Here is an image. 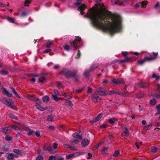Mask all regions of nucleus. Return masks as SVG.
<instances>
[{"instance_id": "obj_9", "label": "nucleus", "mask_w": 160, "mask_h": 160, "mask_svg": "<svg viewBox=\"0 0 160 160\" xmlns=\"http://www.w3.org/2000/svg\"><path fill=\"white\" fill-rule=\"evenodd\" d=\"M98 95V94L96 92L92 95L91 98L93 102H96L99 101L101 100V98H100Z\"/></svg>"}, {"instance_id": "obj_14", "label": "nucleus", "mask_w": 160, "mask_h": 160, "mask_svg": "<svg viewBox=\"0 0 160 160\" xmlns=\"http://www.w3.org/2000/svg\"><path fill=\"white\" fill-rule=\"evenodd\" d=\"M11 129V128L10 127H7L4 128H2V131L5 134H6L8 133V131L10 130Z\"/></svg>"}, {"instance_id": "obj_26", "label": "nucleus", "mask_w": 160, "mask_h": 160, "mask_svg": "<svg viewBox=\"0 0 160 160\" xmlns=\"http://www.w3.org/2000/svg\"><path fill=\"white\" fill-rule=\"evenodd\" d=\"M152 125L151 124L148 125L144 127L143 129L145 131H147L152 127Z\"/></svg>"}, {"instance_id": "obj_52", "label": "nucleus", "mask_w": 160, "mask_h": 160, "mask_svg": "<svg viewBox=\"0 0 160 160\" xmlns=\"http://www.w3.org/2000/svg\"><path fill=\"white\" fill-rule=\"evenodd\" d=\"M43 159L42 156L39 155L36 158V160H42Z\"/></svg>"}, {"instance_id": "obj_38", "label": "nucleus", "mask_w": 160, "mask_h": 160, "mask_svg": "<svg viewBox=\"0 0 160 160\" xmlns=\"http://www.w3.org/2000/svg\"><path fill=\"white\" fill-rule=\"evenodd\" d=\"M74 154H69L68 155H67L66 156V158L67 159H69L72 158L74 156Z\"/></svg>"}, {"instance_id": "obj_5", "label": "nucleus", "mask_w": 160, "mask_h": 160, "mask_svg": "<svg viewBox=\"0 0 160 160\" xmlns=\"http://www.w3.org/2000/svg\"><path fill=\"white\" fill-rule=\"evenodd\" d=\"M156 88L157 91L155 93H152L151 95L157 98H160V85L157 84L156 85Z\"/></svg>"}, {"instance_id": "obj_35", "label": "nucleus", "mask_w": 160, "mask_h": 160, "mask_svg": "<svg viewBox=\"0 0 160 160\" xmlns=\"http://www.w3.org/2000/svg\"><path fill=\"white\" fill-rule=\"evenodd\" d=\"M10 117L11 118L15 119L16 120H18V118L16 116H15L13 114L11 113L9 115Z\"/></svg>"}, {"instance_id": "obj_31", "label": "nucleus", "mask_w": 160, "mask_h": 160, "mask_svg": "<svg viewBox=\"0 0 160 160\" xmlns=\"http://www.w3.org/2000/svg\"><path fill=\"white\" fill-rule=\"evenodd\" d=\"M7 20L10 22L14 23L15 19L14 18L8 17L7 18Z\"/></svg>"}, {"instance_id": "obj_44", "label": "nucleus", "mask_w": 160, "mask_h": 160, "mask_svg": "<svg viewBox=\"0 0 160 160\" xmlns=\"http://www.w3.org/2000/svg\"><path fill=\"white\" fill-rule=\"evenodd\" d=\"M83 89V88H80L76 89L75 91L77 93H79L82 92Z\"/></svg>"}, {"instance_id": "obj_23", "label": "nucleus", "mask_w": 160, "mask_h": 160, "mask_svg": "<svg viewBox=\"0 0 160 160\" xmlns=\"http://www.w3.org/2000/svg\"><path fill=\"white\" fill-rule=\"evenodd\" d=\"M25 129L28 132L27 134L28 135H30L34 133V132L33 130L29 129L28 128H26Z\"/></svg>"}, {"instance_id": "obj_2", "label": "nucleus", "mask_w": 160, "mask_h": 160, "mask_svg": "<svg viewBox=\"0 0 160 160\" xmlns=\"http://www.w3.org/2000/svg\"><path fill=\"white\" fill-rule=\"evenodd\" d=\"M76 72H71L66 68L62 69L60 73L65 76L67 78H69L75 76Z\"/></svg>"}, {"instance_id": "obj_7", "label": "nucleus", "mask_w": 160, "mask_h": 160, "mask_svg": "<svg viewBox=\"0 0 160 160\" xmlns=\"http://www.w3.org/2000/svg\"><path fill=\"white\" fill-rule=\"evenodd\" d=\"M76 41L78 40V41L80 42L81 40V38L79 37H76ZM77 44V43L76 42V41L74 42H70L71 46L73 47L75 49H77L79 48V47L76 45Z\"/></svg>"}, {"instance_id": "obj_40", "label": "nucleus", "mask_w": 160, "mask_h": 160, "mask_svg": "<svg viewBox=\"0 0 160 160\" xmlns=\"http://www.w3.org/2000/svg\"><path fill=\"white\" fill-rule=\"evenodd\" d=\"M52 97L53 98V99L56 101L57 102L59 100V99H58V98L57 97V95H52Z\"/></svg>"}, {"instance_id": "obj_1", "label": "nucleus", "mask_w": 160, "mask_h": 160, "mask_svg": "<svg viewBox=\"0 0 160 160\" xmlns=\"http://www.w3.org/2000/svg\"><path fill=\"white\" fill-rule=\"evenodd\" d=\"M95 6L87 14L95 27L111 32H119L121 28V18L107 10L101 0H96Z\"/></svg>"}, {"instance_id": "obj_29", "label": "nucleus", "mask_w": 160, "mask_h": 160, "mask_svg": "<svg viewBox=\"0 0 160 160\" xmlns=\"http://www.w3.org/2000/svg\"><path fill=\"white\" fill-rule=\"evenodd\" d=\"M53 41H52L48 40V42L47 44L46 45V47L47 48H50V46L52 44Z\"/></svg>"}, {"instance_id": "obj_20", "label": "nucleus", "mask_w": 160, "mask_h": 160, "mask_svg": "<svg viewBox=\"0 0 160 160\" xmlns=\"http://www.w3.org/2000/svg\"><path fill=\"white\" fill-rule=\"evenodd\" d=\"M46 80V78L43 75H42L39 76V82H43Z\"/></svg>"}, {"instance_id": "obj_42", "label": "nucleus", "mask_w": 160, "mask_h": 160, "mask_svg": "<svg viewBox=\"0 0 160 160\" xmlns=\"http://www.w3.org/2000/svg\"><path fill=\"white\" fill-rule=\"evenodd\" d=\"M158 150V148L156 147H152V152H156Z\"/></svg>"}, {"instance_id": "obj_32", "label": "nucleus", "mask_w": 160, "mask_h": 160, "mask_svg": "<svg viewBox=\"0 0 160 160\" xmlns=\"http://www.w3.org/2000/svg\"><path fill=\"white\" fill-rule=\"evenodd\" d=\"M66 96H67V98L68 99H71L72 97V94L71 92H68L67 93Z\"/></svg>"}, {"instance_id": "obj_12", "label": "nucleus", "mask_w": 160, "mask_h": 160, "mask_svg": "<svg viewBox=\"0 0 160 160\" xmlns=\"http://www.w3.org/2000/svg\"><path fill=\"white\" fill-rule=\"evenodd\" d=\"M123 80L122 79H114L112 80V82L116 84H120L123 82Z\"/></svg>"}, {"instance_id": "obj_41", "label": "nucleus", "mask_w": 160, "mask_h": 160, "mask_svg": "<svg viewBox=\"0 0 160 160\" xmlns=\"http://www.w3.org/2000/svg\"><path fill=\"white\" fill-rule=\"evenodd\" d=\"M5 138L7 141H9L12 139V137L9 135H7Z\"/></svg>"}, {"instance_id": "obj_18", "label": "nucleus", "mask_w": 160, "mask_h": 160, "mask_svg": "<svg viewBox=\"0 0 160 160\" xmlns=\"http://www.w3.org/2000/svg\"><path fill=\"white\" fill-rule=\"evenodd\" d=\"M46 145H45L43 147V149L45 151H48L51 153L53 152V149L50 147H48L47 148L46 147Z\"/></svg>"}, {"instance_id": "obj_21", "label": "nucleus", "mask_w": 160, "mask_h": 160, "mask_svg": "<svg viewBox=\"0 0 160 160\" xmlns=\"http://www.w3.org/2000/svg\"><path fill=\"white\" fill-rule=\"evenodd\" d=\"M107 94L108 95H110L111 94H120V93L119 92L115 91L114 90L108 91L107 92Z\"/></svg>"}, {"instance_id": "obj_34", "label": "nucleus", "mask_w": 160, "mask_h": 160, "mask_svg": "<svg viewBox=\"0 0 160 160\" xmlns=\"http://www.w3.org/2000/svg\"><path fill=\"white\" fill-rule=\"evenodd\" d=\"M150 103L152 105H155L156 103V100L155 99H152L150 101Z\"/></svg>"}, {"instance_id": "obj_50", "label": "nucleus", "mask_w": 160, "mask_h": 160, "mask_svg": "<svg viewBox=\"0 0 160 160\" xmlns=\"http://www.w3.org/2000/svg\"><path fill=\"white\" fill-rule=\"evenodd\" d=\"M28 15V13L27 12H22V14H21L20 16L21 17H23L26 16Z\"/></svg>"}, {"instance_id": "obj_59", "label": "nucleus", "mask_w": 160, "mask_h": 160, "mask_svg": "<svg viewBox=\"0 0 160 160\" xmlns=\"http://www.w3.org/2000/svg\"><path fill=\"white\" fill-rule=\"evenodd\" d=\"M69 148H70L71 150H76L77 148L73 146H70L69 147Z\"/></svg>"}, {"instance_id": "obj_54", "label": "nucleus", "mask_w": 160, "mask_h": 160, "mask_svg": "<svg viewBox=\"0 0 160 160\" xmlns=\"http://www.w3.org/2000/svg\"><path fill=\"white\" fill-rule=\"evenodd\" d=\"M49 160H55V156H51L49 157Z\"/></svg>"}, {"instance_id": "obj_33", "label": "nucleus", "mask_w": 160, "mask_h": 160, "mask_svg": "<svg viewBox=\"0 0 160 160\" xmlns=\"http://www.w3.org/2000/svg\"><path fill=\"white\" fill-rule=\"evenodd\" d=\"M130 59V57L126 56L125 57V59L124 60H122L121 61V62H124L127 61H129Z\"/></svg>"}, {"instance_id": "obj_58", "label": "nucleus", "mask_w": 160, "mask_h": 160, "mask_svg": "<svg viewBox=\"0 0 160 160\" xmlns=\"http://www.w3.org/2000/svg\"><path fill=\"white\" fill-rule=\"evenodd\" d=\"M36 135L38 137L40 136V132L39 131H37L35 133Z\"/></svg>"}, {"instance_id": "obj_55", "label": "nucleus", "mask_w": 160, "mask_h": 160, "mask_svg": "<svg viewBox=\"0 0 160 160\" xmlns=\"http://www.w3.org/2000/svg\"><path fill=\"white\" fill-rule=\"evenodd\" d=\"M55 160H64V158L60 157H55Z\"/></svg>"}, {"instance_id": "obj_62", "label": "nucleus", "mask_w": 160, "mask_h": 160, "mask_svg": "<svg viewBox=\"0 0 160 160\" xmlns=\"http://www.w3.org/2000/svg\"><path fill=\"white\" fill-rule=\"evenodd\" d=\"M57 86L58 88H60L62 86V85L61 82H58L57 84Z\"/></svg>"}, {"instance_id": "obj_19", "label": "nucleus", "mask_w": 160, "mask_h": 160, "mask_svg": "<svg viewBox=\"0 0 160 160\" xmlns=\"http://www.w3.org/2000/svg\"><path fill=\"white\" fill-rule=\"evenodd\" d=\"M117 121V119L114 118H112L108 120L109 122L112 124L116 123Z\"/></svg>"}, {"instance_id": "obj_47", "label": "nucleus", "mask_w": 160, "mask_h": 160, "mask_svg": "<svg viewBox=\"0 0 160 160\" xmlns=\"http://www.w3.org/2000/svg\"><path fill=\"white\" fill-rule=\"evenodd\" d=\"M64 48L67 51H69L70 50V47L68 45H65L64 47Z\"/></svg>"}, {"instance_id": "obj_15", "label": "nucleus", "mask_w": 160, "mask_h": 160, "mask_svg": "<svg viewBox=\"0 0 160 160\" xmlns=\"http://www.w3.org/2000/svg\"><path fill=\"white\" fill-rule=\"evenodd\" d=\"M89 143V141L87 139H85L82 141V145L83 147H86Z\"/></svg>"}, {"instance_id": "obj_37", "label": "nucleus", "mask_w": 160, "mask_h": 160, "mask_svg": "<svg viewBox=\"0 0 160 160\" xmlns=\"http://www.w3.org/2000/svg\"><path fill=\"white\" fill-rule=\"evenodd\" d=\"M97 65H93L90 68V71H93L97 67Z\"/></svg>"}, {"instance_id": "obj_4", "label": "nucleus", "mask_w": 160, "mask_h": 160, "mask_svg": "<svg viewBox=\"0 0 160 160\" xmlns=\"http://www.w3.org/2000/svg\"><path fill=\"white\" fill-rule=\"evenodd\" d=\"M78 2L75 3V5L78 7V10L80 11V13L81 15H83L84 12L83 10L86 8L85 6L83 4H82V0H77Z\"/></svg>"}, {"instance_id": "obj_43", "label": "nucleus", "mask_w": 160, "mask_h": 160, "mask_svg": "<svg viewBox=\"0 0 160 160\" xmlns=\"http://www.w3.org/2000/svg\"><path fill=\"white\" fill-rule=\"evenodd\" d=\"M145 61H145V60H144V58L143 60L141 59V60H138V62L139 64L140 65H141V64H142L143 63H144Z\"/></svg>"}, {"instance_id": "obj_28", "label": "nucleus", "mask_w": 160, "mask_h": 160, "mask_svg": "<svg viewBox=\"0 0 160 160\" xmlns=\"http://www.w3.org/2000/svg\"><path fill=\"white\" fill-rule=\"evenodd\" d=\"M104 143V142H102L100 143H98L97 145L95 146L94 148V149H96L97 148H98L101 145H102Z\"/></svg>"}, {"instance_id": "obj_16", "label": "nucleus", "mask_w": 160, "mask_h": 160, "mask_svg": "<svg viewBox=\"0 0 160 160\" xmlns=\"http://www.w3.org/2000/svg\"><path fill=\"white\" fill-rule=\"evenodd\" d=\"M113 0H112V1L113 2ZM115 1L114 4H118L119 5H124L125 3L122 0H113Z\"/></svg>"}, {"instance_id": "obj_27", "label": "nucleus", "mask_w": 160, "mask_h": 160, "mask_svg": "<svg viewBox=\"0 0 160 160\" xmlns=\"http://www.w3.org/2000/svg\"><path fill=\"white\" fill-rule=\"evenodd\" d=\"M144 60L145 61L148 60H153L155 59L154 57H146L144 58Z\"/></svg>"}, {"instance_id": "obj_17", "label": "nucleus", "mask_w": 160, "mask_h": 160, "mask_svg": "<svg viewBox=\"0 0 160 160\" xmlns=\"http://www.w3.org/2000/svg\"><path fill=\"white\" fill-rule=\"evenodd\" d=\"M129 135V132L127 128H125V129L122 132V135L123 137H127Z\"/></svg>"}, {"instance_id": "obj_36", "label": "nucleus", "mask_w": 160, "mask_h": 160, "mask_svg": "<svg viewBox=\"0 0 160 160\" xmlns=\"http://www.w3.org/2000/svg\"><path fill=\"white\" fill-rule=\"evenodd\" d=\"M0 73L3 75H7L8 74V72L6 70H2L0 71Z\"/></svg>"}, {"instance_id": "obj_3", "label": "nucleus", "mask_w": 160, "mask_h": 160, "mask_svg": "<svg viewBox=\"0 0 160 160\" xmlns=\"http://www.w3.org/2000/svg\"><path fill=\"white\" fill-rule=\"evenodd\" d=\"M74 138L71 140V142L72 145H75L78 143L81 140L82 137L78 132H75L72 135Z\"/></svg>"}, {"instance_id": "obj_51", "label": "nucleus", "mask_w": 160, "mask_h": 160, "mask_svg": "<svg viewBox=\"0 0 160 160\" xmlns=\"http://www.w3.org/2000/svg\"><path fill=\"white\" fill-rule=\"evenodd\" d=\"M13 152L18 154H19L21 153V152L19 150L17 149H14L13 150Z\"/></svg>"}, {"instance_id": "obj_8", "label": "nucleus", "mask_w": 160, "mask_h": 160, "mask_svg": "<svg viewBox=\"0 0 160 160\" xmlns=\"http://www.w3.org/2000/svg\"><path fill=\"white\" fill-rule=\"evenodd\" d=\"M107 91L104 90V89L102 88H99L97 91V93L100 95L104 96L107 95Z\"/></svg>"}, {"instance_id": "obj_48", "label": "nucleus", "mask_w": 160, "mask_h": 160, "mask_svg": "<svg viewBox=\"0 0 160 160\" xmlns=\"http://www.w3.org/2000/svg\"><path fill=\"white\" fill-rule=\"evenodd\" d=\"M152 77L153 78H156V79H159L160 76L158 75H156L154 73H153L152 74Z\"/></svg>"}, {"instance_id": "obj_57", "label": "nucleus", "mask_w": 160, "mask_h": 160, "mask_svg": "<svg viewBox=\"0 0 160 160\" xmlns=\"http://www.w3.org/2000/svg\"><path fill=\"white\" fill-rule=\"evenodd\" d=\"M58 145V144L57 143L55 142L53 144V147L54 149H56L57 148Z\"/></svg>"}, {"instance_id": "obj_30", "label": "nucleus", "mask_w": 160, "mask_h": 160, "mask_svg": "<svg viewBox=\"0 0 160 160\" xmlns=\"http://www.w3.org/2000/svg\"><path fill=\"white\" fill-rule=\"evenodd\" d=\"M53 119V118L52 117V115H49L48 116L47 118V120L48 121H52Z\"/></svg>"}, {"instance_id": "obj_10", "label": "nucleus", "mask_w": 160, "mask_h": 160, "mask_svg": "<svg viewBox=\"0 0 160 160\" xmlns=\"http://www.w3.org/2000/svg\"><path fill=\"white\" fill-rule=\"evenodd\" d=\"M148 2L147 1H143L136 4L134 6V7L135 8H137L139 7L140 6H141L142 7L145 8Z\"/></svg>"}, {"instance_id": "obj_53", "label": "nucleus", "mask_w": 160, "mask_h": 160, "mask_svg": "<svg viewBox=\"0 0 160 160\" xmlns=\"http://www.w3.org/2000/svg\"><path fill=\"white\" fill-rule=\"evenodd\" d=\"M156 108L158 110V113L160 114V104L158 105L156 107ZM159 118L160 119V117Z\"/></svg>"}, {"instance_id": "obj_25", "label": "nucleus", "mask_w": 160, "mask_h": 160, "mask_svg": "<svg viewBox=\"0 0 160 160\" xmlns=\"http://www.w3.org/2000/svg\"><path fill=\"white\" fill-rule=\"evenodd\" d=\"M14 157V156L13 154H9L7 157V159L8 160H12L13 158Z\"/></svg>"}, {"instance_id": "obj_46", "label": "nucleus", "mask_w": 160, "mask_h": 160, "mask_svg": "<svg viewBox=\"0 0 160 160\" xmlns=\"http://www.w3.org/2000/svg\"><path fill=\"white\" fill-rule=\"evenodd\" d=\"M90 71V70H86L85 71L84 73V76H85L86 77H88V75Z\"/></svg>"}, {"instance_id": "obj_13", "label": "nucleus", "mask_w": 160, "mask_h": 160, "mask_svg": "<svg viewBox=\"0 0 160 160\" xmlns=\"http://www.w3.org/2000/svg\"><path fill=\"white\" fill-rule=\"evenodd\" d=\"M2 92L8 97H11L12 95V94L10 93L9 92L7 91V90L4 88H2Z\"/></svg>"}, {"instance_id": "obj_61", "label": "nucleus", "mask_w": 160, "mask_h": 160, "mask_svg": "<svg viewBox=\"0 0 160 160\" xmlns=\"http://www.w3.org/2000/svg\"><path fill=\"white\" fill-rule=\"evenodd\" d=\"M92 89L91 88H89L88 90V93H91L92 92Z\"/></svg>"}, {"instance_id": "obj_24", "label": "nucleus", "mask_w": 160, "mask_h": 160, "mask_svg": "<svg viewBox=\"0 0 160 160\" xmlns=\"http://www.w3.org/2000/svg\"><path fill=\"white\" fill-rule=\"evenodd\" d=\"M42 100L44 102L47 103L49 101V98L48 96H46L43 97Z\"/></svg>"}, {"instance_id": "obj_56", "label": "nucleus", "mask_w": 160, "mask_h": 160, "mask_svg": "<svg viewBox=\"0 0 160 160\" xmlns=\"http://www.w3.org/2000/svg\"><path fill=\"white\" fill-rule=\"evenodd\" d=\"M30 1H29L28 0H26L25 2L24 5L26 6H28V4L30 3Z\"/></svg>"}, {"instance_id": "obj_60", "label": "nucleus", "mask_w": 160, "mask_h": 160, "mask_svg": "<svg viewBox=\"0 0 160 160\" xmlns=\"http://www.w3.org/2000/svg\"><path fill=\"white\" fill-rule=\"evenodd\" d=\"M54 94H55V95H59V93L57 90H54Z\"/></svg>"}, {"instance_id": "obj_64", "label": "nucleus", "mask_w": 160, "mask_h": 160, "mask_svg": "<svg viewBox=\"0 0 160 160\" xmlns=\"http://www.w3.org/2000/svg\"><path fill=\"white\" fill-rule=\"evenodd\" d=\"M108 82V81L107 80L105 79H104L102 82V83H107Z\"/></svg>"}, {"instance_id": "obj_45", "label": "nucleus", "mask_w": 160, "mask_h": 160, "mask_svg": "<svg viewBox=\"0 0 160 160\" xmlns=\"http://www.w3.org/2000/svg\"><path fill=\"white\" fill-rule=\"evenodd\" d=\"M119 154V152L118 150H116L113 154L114 157H117Z\"/></svg>"}, {"instance_id": "obj_39", "label": "nucleus", "mask_w": 160, "mask_h": 160, "mask_svg": "<svg viewBox=\"0 0 160 160\" xmlns=\"http://www.w3.org/2000/svg\"><path fill=\"white\" fill-rule=\"evenodd\" d=\"M108 148L107 147H104L102 150V153H106L108 151Z\"/></svg>"}, {"instance_id": "obj_49", "label": "nucleus", "mask_w": 160, "mask_h": 160, "mask_svg": "<svg viewBox=\"0 0 160 160\" xmlns=\"http://www.w3.org/2000/svg\"><path fill=\"white\" fill-rule=\"evenodd\" d=\"M11 128H12L13 129H14L16 130H18L20 129V128L16 126L15 125H12Z\"/></svg>"}, {"instance_id": "obj_6", "label": "nucleus", "mask_w": 160, "mask_h": 160, "mask_svg": "<svg viewBox=\"0 0 160 160\" xmlns=\"http://www.w3.org/2000/svg\"><path fill=\"white\" fill-rule=\"evenodd\" d=\"M2 101L7 106L12 108L13 105V102L12 100H11L9 99H6V98H2Z\"/></svg>"}, {"instance_id": "obj_63", "label": "nucleus", "mask_w": 160, "mask_h": 160, "mask_svg": "<svg viewBox=\"0 0 160 160\" xmlns=\"http://www.w3.org/2000/svg\"><path fill=\"white\" fill-rule=\"evenodd\" d=\"M51 51V49H48L47 50H45L43 51L44 53H48Z\"/></svg>"}, {"instance_id": "obj_22", "label": "nucleus", "mask_w": 160, "mask_h": 160, "mask_svg": "<svg viewBox=\"0 0 160 160\" xmlns=\"http://www.w3.org/2000/svg\"><path fill=\"white\" fill-rule=\"evenodd\" d=\"M35 106L38 109L41 111H43L47 109V108H42V106H41L39 104H38L37 103H36Z\"/></svg>"}, {"instance_id": "obj_11", "label": "nucleus", "mask_w": 160, "mask_h": 160, "mask_svg": "<svg viewBox=\"0 0 160 160\" xmlns=\"http://www.w3.org/2000/svg\"><path fill=\"white\" fill-rule=\"evenodd\" d=\"M102 117V114H99L98 116L95 118H93L92 120L90 121V122L92 123H94L98 121H99Z\"/></svg>"}]
</instances>
